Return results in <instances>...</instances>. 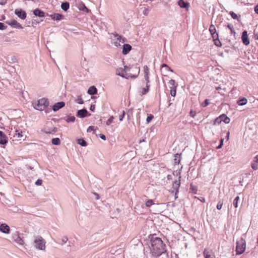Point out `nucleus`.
<instances>
[{"mask_svg":"<svg viewBox=\"0 0 258 258\" xmlns=\"http://www.w3.org/2000/svg\"><path fill=\"white\" fill-rule=\"evenodd\" d=\"M150 241V249L153 255L159 256L165 251V245L161 238L153 237Z\"/></svg>","mask_w":258,"mask_h":258,"instance_id":"1","label":"nucleus"},{"mask_svg":"<svg viewBox=\"0 0 258 258\" xmlns=\"http://www.w3.org/2000/svg\"><path fill=\"white\" fill-rule=\"evenodd\" d=\"M48 101L45 98H42L37 101H33L32 103L34 108L35 109L40 111L44 110L48 106Z\"/></svg>","mask_w":258,"mask_h":258,"instance_id":"2","label":"nucleus"},{"mask_svg":"<svg viewBox=\"0 0 258 258\" xmlns=\"http://www.w3.org/2000/svg\"><path fill=\"white\" fill-rule=\"evenodd\" d=\"M45 240L40 236H36L34 239V246L35 248L44 251L45 250Z\"/></svg>","mask_w":258,"mask_h":258,"instance_id":"3","label":"nucleus"},{"mask_svg":"<svg viewBox=\"0 0 258 258\" xmlns=\"http://www.w3.org/2000/svg\"><path fill=\"white\" fill-rule=\"evenodd\" d=\"M246 242L243 238H241L236 242V254H240L243 253L245 250Z\"/></svg>","mask_w":258,"mask_h":258,"instance_id":"4","label":"nucleus"},{"mask_svg":"<svg viewBox=\"0 0 258 258\" xmlns=\"http://www.w3.org/2000/svg\"><path fill=\"white\" fill-rule=\"evenodd\" d=\"M161 72L164 77L163 81H165L169 79L168 75L171 74L173 71L166 64L163 63L161 67Z\"/></svg>","mask_w":258,"mask_h":258,"instance_id":"5","label":"nucleus"},{"mask_svg":"<svg viewBox=\"0 0 258 258\" xmlns=\"http://www.w3.org/2000/svg\"><path fill=\"white\" fill-rule=\"evenodd\" d=\"M43 132L46 134H53L57 132V128L52 125L51 122H47L43 128Z\"/></svg>","mask_w":258,"mask_h":258,"instance_id":"6","label":"nucleus"},{"mask_svg":"<svg viewBox=\"0 0 258 258\" xmlns=\"http://www.w3.org/2000/svg\"><path fill=\"white\" fill-rule=\"evenodd\" d=\"M114 44L116 46H119L120 45V43H124L125 41V38H122L121 36L119 35L116 33L113 34Z\"/></svg>","mask_w":258,"mask_h":258,"instance_id":"7","label":"nucleus"},{"mask_svg":"<svg viewBox=\"0 0 258 258\" xmlns=\"http://www.w3.org/2000/svg\"><path fill=\"white\" fill-rule=\"evenodd\" d=\"M12 239L19 245H23L24 244V240L20 236V234L18 232H16L13 234Z\"/></svg>","mask_w":258,"mask_h":258,"instance_id":"8","label":"nucleus"},{"mask_svg":"<svg viewBox=\"0 0 258 258\" xmlns=\"http://www.w3.org/2000/svg\"><path fill=\"white\" fill-rule=\"evenodd\" d=\"M149 82H147L145 84H143L140 88L139 93L141 95H145L149 91L150 85L148 84Z\"/></svg>","mask_w":258,"mask_h":258,"instance_id":"9","label":"nucleus"},{"mask_svg":"<svg viewBox=\"0 0 258 258\" xmlns=\"http://www.w3.org/2000/svg\"><path fill=\"white\" fill-rule=\"evenodd\" d=\"M15 14L20 18L24 20L26 18V13L24 11H23L21 9H16L15 11Z\"/></svg>","mask_w":258,"mask_h":258,"instance_id":"10","label":"nucleus"},{"mask_svg":"<svg viewBox=\"0 0 258 258\" xmlns=\"http://www.w3.org/2000/svg\"><path fill=\"white\" fill-rule=\"evenodd\" d=\"M209 31L213 38L217 39L218 38V33L216 32V28L214 25L211 24L210 26Z\"/></svg>","mask_w":258,"mask_h":258,"instance_id":"11","label":"nucleus"},{"mask_svg":"<svg viewBox=\"0 0 258 258\" xmlns=\"http://www.w3.org/2000/svg\"><path fill=\"white\" fill-rule=\"evenodd\" d=\"M241 39L242 42L244 45H248L249 44V40L248 38L247 32L246 31H244L242 32Z\"/></svg>","mask_w":258,"mask_h":258,"instance_id":"12","label":"nucleus"},{"mask_svg":"<svg viewBox=\"0 0 258 258\" xmlns=\"http://www.w3.org/2000/svg\"><path fill=\"white\" fill-rule=\"evenodd\" d=\"M7 23L11 26L12 27L18 29H23L22 25L16 20H13L11 22H7Z\"/></svg>","mask_w":258,"mask_h":258,"instance_id":"13","label":"nucleus"},{"mask_svg":"<svg viewBox=\"0 0 258 258\" xmlns=\"http://www.w3.org/2000/svg\"><path fill=\"white\" fill-rule=\"evenodd\" d=\"M0 231L4 233L8 234L10 233V227L6 224L3 223L0 225Z\"/></svg>","mask_w":258,"mask_h":258,"instance_id":"14","label":"nucleus"},{"mask_svg":"<svg viewBox=\"0 0 258 258\" xmlns=\"http://www.w3.org/2000/svg\"><path fill=\"white\" fill-rule=\"evenodd\" d=\"M116 74L126 79H130V76L127 75L125 71L122 69H119V70H117L116 71Z\"/></svg>","mask_w":258,"mask_h":258,"instance_id":"15","label":"nucleus"},{"mask_svg":"<svg viewBox=\"0 0 258 258\" xmlns=\"http://www.w3.org/2000/svg\"><path fill=\"white\" fill-rule=\"evenodd\" d=\"M64 105L65 103L64 102L61 101L57 102L53 106V110L54 111H56L58 110L59 109L62 108Z\"/></svg>","mask_w":258,"mask_h":258,"instance_id":"16","label":"nucleus"},{"mask_svg":"<svg viewBox=\"0 0 258 258\" xmlns=\"http://www.w3.org/2000/svg\"><path fill=\"white\" fill-rule=\"evenodd\" d=\"M178 6L182 8L188 9L189 7V4L184 1V0H179L178 2Z\"/></svg>","mask_w":258,"mask_h":258,"instance_id":"17","label":"nucleus"},{"mask_svg":"<svg viewBox=\"0 0 258 258\" xmlns=\"http://www.w3.org/2000/svg\"><path fill=\"white\" fill-rule=\"evenodd\" d=\"M88 111L86 109H82L78 110L77 116L81 118H83L87 116Z\"/></svg>","mask_w":258,"mask_h":258,"instance_id":"18","label":"nucleus"},{"mask_svg":"<svg viewBox=\"0 0 258 258\" xmlns=\"http://www.w3.org/2000/svg\"><path fill=\"white\" fill-rule=\"evenodd\" d=\"M172 87H170V94L172 96H175L176 95V88L177 84L175 85V82H170Z\"/></svg>","mask_w":258,"mask_h":258,"instance_id":"19","label":"nucleus"},{"mask_svg":"<svg viewBox=\"0 0 258 258\" xmlns=\"http://www.w3.org/2000/svg\"><path fill=\"white\" fill-rule=\"evenodd\" d=\"M132 49V46L131 45L128 44H125L123 46L122 53L123 54H127L129 51Z\"/></svg>","mask_w":258,"mask_h":258,"instance_id":"20","label":"nucleus"},{"mask_svg":"<svg viewBox=\"0 0 258 258\" xmlns=\"http://www.w3.org/2000/svg\"><path fill=\"white\" fill-rule=\"evenodd\" d=\"M180 176L179 177L178 180L175 181L173 184V188L175 190V195H176V194L178 192V188L179 187L180 184Z\"/></svg>","mask_w":258,"mask_h":258,"instance_id":"21","label":"nucleus"},{"mask_svg":"<svg viewBox=\"0 0 258 258\" xmlns=\"http://www.w3.org/2000/svg\"><path fill=\"white\" fill-rule=\"evenodd\" d=\"M7 143V137L4 134L0 131V144L4 145Z\"/></svg>","mask_w":258,"mask_h":258,"instance_id":"22","label":"nucleus"},{"mask_svg":"<svg viewBox=\"0 0 258 258\" xmlns=\"http://www.w3.org/2000/svg\"><path fill=\"white\" fill-rule=\"evenodd\" d=\"M33 13L36 16H38L41 18L44 17L45 16V13L38 9H35Z\"/></svg>","mask_w":258,"mask_h":258,"instance_id":"23","label":"nucleus"},{"mask_svg":"<svg viewBox=\"0 0 258 258\" xmlns=\"http://www.w3.org/2000/svg\"><path fill=\"white\" fill-rule=\"evenodd\" d=\"M144 69V78L146 81L149 80V69L147 66H145L143 68Z\"/></svg>","mask_w":258,"mask_h":258,"instance_id":"24","label":"nucleus"},{"mask_svg":"<svg viewBox=\"0 0 258 258\" xmlns=\"http://www.w3.org/2000/svg\"><path fill=\"white\" fill-rule=\"evenodd\" d=\"M88 93L90 95H95L97 93V89L94 86L90 87L88 90Z\"/></svg>","mask_w":258,"mask_h":258,"instance_id":"25","label":"nucleus"},{"mask_svg":"<svg viewBox=\"0 0 258 258\" xmlns=\"http://www.w3.org/2000/svg\"><path fill=\"white\" fill-rule=\"evenodd\" d=\"M50 17L53 20L59 21L62 19V16L59 14H54L51 15Z\"/></svg>","mask_w":258,"mask_h":258,"instance_id":"26","label":"nucleus"},{"mask_svg":"<svg viewBox=\"0 0 258 258\" xmlns=\"http://www.w3.org/2000/svg\"><path fill=\"white\" fill-rule=\"evenodd\" d=\"M70 7V4L68 2L62 3L61 5V8L64 11H67Z\"/></svg>","mask_w":258,"mask_h":258,"instance_id":"27","label":"nucleus"},{"mask_svg":"<svg viewBox=\"0 0 258 258\" xmlns=\"http://www.w3.org/2000/svg\"><path fill=\"white\" fill-rule=\"evenodd\" d=\"M221 121L224 122L225 123H229L230 122V118L225 114L221 115Z\"/></svg>","mask_w":258,"mask_h":258,"instance_id":"28","label":"nucleus"},{"mask_svg":"<svg viewBox=\"0 0 258 258\" xmlns=\"http://www.w3.org/2000/svg\"><path fill=\"white\" fill-rule=\"evenodd\" d=\"M247 100L245 98H243L237 101V104L239 105L242 106V105H245L247 103Z\"/></svg>","mask_w":258,"mask_h":258,"instance_id":"29","label":"nucleus"},{"mask_svg":"<svg viewBox=\"0 0 258 258\" xmlns=\"http://www.w3.org/2000/svg\"><path fill=\"white\" fill-rule=\"evenodd\" d=\"M77 143L83 147H86L87 145L86 142L83 139H78Z\"/></svg>","mask_w":258,"mask_h":258,"instance_id":"30","label":"nucleus"},{"mask_svg":"<svg viewBox=\"0 0 258 258\" xmlns=\"http://www.w3.org/2000/svg\"><path fill=\"white\" fill-rule=\"evenodd\" d=\"M78 8L80 10L84 11V12H88V9L85 6L84 4H81L78 6Z\"/></svg>","mask_w":258,"mask_h":258,"instance_id":"31","label":"nucleus"},{"mask_svg":"<svg viewBox=\"0 0 258 258\" xmlns=\"http://www.w3.org/2000/svg\"><path fill=\"white\" fill-rule=\"evenodd\" d=\"M174 164L175 165H178L180 163V157L178 154H176L174 156Z\"/></svg>","mask_w":258,"mask_h":258,"instance_id":"32","label":"nucleus"},{"mask_svg":"<svg viewBox=\"0 0 258 258\" xmlns=\"http://www.w3.org/2000/svg\"><path fill=\"white\" fill-rule=\"evenodd\" d=\"M52 143L54 145H59L60 144V140L58 138H53L52 140Z\"/></svg>","mask_w":258,"mask_h":258,"instance_id":"33","label":"nucleus"},{"mask_svg":"<svg viewBox=\"0 0 258 258\" xmlns=\"http://www.w3.org/2000/svg\"><path fill=\"white\" fill-rule=\"evenodd\" d=\"M64 119L68 122H74L75 120V117L74 116H68L65 117Z\"/></svg>","mask_w":258,"mask_h":258,"instance_id":"34","label":"nucleus"},{"mask_svg":"<svg viewBox=\"0 0 258 258\" xmlns=\"http://www.w3.org/2000/svg\"><path fill=\"white\" fill-rule=\"evenodd\" d=\"M15 136L17 137L18 138H22L23 137V132L22 131H20L18 130H16L15 131Z\"/></svg>","mask_w":258,"mask_h":258,"instance_id":"35","label":"nucleus"},{"mask_svg":"<svg viewBox=\"0 0 258 258\" xmlns=\"http://www.w3.org/2000/svg\"><path fill=\"white\" fill-rule=\"evenodd\" d=\"M239 199V197L238 196H237L233 201V204L235 208H237L238 207V202Z\"/></svg>","mask_w":258,"mask_h":258,"instance_id":"36","label":"nucleus"},{"mask_svg":"<svg viewBox=\"0 0 258 258\" xmlns=\"http://www.w3.org/2000/svg\"><path fill=\"white\" fill-rule=\"evenodd\" d=\"M213 40L214 41V44L218 46V47H220L221 46V42L220 41L219 39V37H218V38L217 39H215V38H213Z\"/></svg>","mask_w":258,"mask_h":258,"instance_id":"37","label":"nucleus"},{"mask_svg":"<svg viewBox=\"0 0 258 258\" xmlns=\"http://www.w3.org/2000/svg\"><path fill=\"white\" fill-rule=\"evenodd\" d=\"M75 101L77 103L80 104H82L84 103V101L82 99V98L81 96H78L77 97V98L75 100Z\"/></svg>","mask_w":258,"mask_h":258,"instance_id":"38","label":"nucleus"},{"mask_svg":"<svg viewBox=\"0 0 258 258\" xmlns=\"http://www.w3.org/2000/svg\"><path fill=\"white\" fill-rule=\"evenodd\" d=\"M221 122H222V121H221V115H220L219 117L216 118L215 119L214 124L215 125H219L221 123Z\"/></svg>","mask_w":258,"mask_h":258,"instance_id":"39","label":"nucleus"},{"mask_svg":"<svg viewBox=\"0 0 258 258\" xmlns=\"http://www.w3.org/2000/svg\"><path fill=\"white\" fill-rule=\"evenodd\" d=\"M229 14L231 16V17L233 19L238 20V17L237 14H236L234 12H233L232 11H230V12H229Z\"/></svg>","mask_w":258,"mask_h":258,"instance_id":"40","label":"nucleus"},{"mask_svg":"<svg viewBox=\"0 0 258 258\" xmlns=\"http://www.w3.org/2000/svg\"><path fill=\"white\" fill-rule=\"evenodd\" d=\"M153 204H154V202L152 200H149L146 203V206L147 207H150Z\"/></svg>","mask_w":258,"mask_h":258,"instance_id":"41","label":"nucleus"},{"mask_svg":"<svg viewBox=\"0 0 258 258\" xmlns=\"http://www.w3.org/2000/svg\"><path fill=\"white\" fill-rule=\"evenodd\" d=\"M150 10L148 8H144L143 11V14L145 16H147L149 14Z\"/></svg>","mask_w":258,"mask_h":258,"instance_id":"42","label":"nucleus"},{"mask_svg":"<svg viewBox=\"0 0 258 258\" xmlns=\"http://www.w3.org/2000/svg\"><path fill=\"white\" fill-rule=\"evenodd\" d=\"M114 119V117L113 116H111L109 117V118L106 121V125H108L110 124L112 122L113 120Z\"/></svg>","mask_w":258,"mask_h":258,"instance_id":"43","label":"nucleus"},{"mask_svg":"<svg viewBox=\"0 0 258 258\" xmlns=\"http://www.w3.org/2000/svg\"><path fill=\"white\" fill-rule=\"evenodd\" d=\"M251 168L253 170H256L258 169V163L253 162L251 164Z\"/></svg>","mask_w":258,"mask_h":258,"instance_id":"44","label":"nucleus"},{"mask_svg":"<svg viewBox=\"0 0 258 258\" xmlns=\"http://www.w3.org/2000/svg\"><path fill=\"white\" fill-rule=\"evenodd\" d=\"M223 204V201H219L217 205V207H216L217 209L218 210H221Z\"/></svg>","mask_w":258,"mask_h":258,"instance_id":"45","label":"nucleus"},{"mask_svg":"<svg viewBox=\"0 0 258 258\" xmlns=\"http://www.w3.org/2000/svg\"><path fill=\"white\" fill-rule=\"evenodd\" d=\"M209 104V99H206L205 100L204 102H203L202 104V105L203 107H206L207 105H208Z\"/></svg>","mask_w":258,"mask_h":258,"instance_id":"46","label":"nucleus"},{"mask_svg":"<svg viewBox=\"0 0 258 258\" xmlns=\"http://www.w3.org/2000/svg\"><path fill=\"white\" fill-rule=\"evenodd\" d=\"M153 118V115L152 114H150V115L148 116L146 121L147 123H149L150 122V121Z\"/></svg>","mask_w":258,"mask_h":258,"instance_id":"47","label":"nucleus"},{"mask_svg":"<svg viewBox=\"0 0 258 258\" xmlns=\"http://www.w3.org/2000/svg\"><path fill=\"white\" fill-rule=\"evenodd\" d=\"M7 26L5 25V24L3 23L0 22V30H4L6 29Z\"/></svg>","mask_w":258,"mask_h":258,"instance_id":"48","label":"nucleus"},{"mask_svg":"<svg viewBox=\"0 0 258 258\" xmlns=\"http://www.w3.org/2000/svg\"><path fill=\"white\" fill-rule=\"evenodd\" d=\"M125 115V112L124 111H122V114L119 115V120L122 121L123 120V118H124Z\"/></svg>","mask_w":258,"mask_h":258,"instance_id":"49","label":"nucleus"},{"mask_svg":"<svg viewBox=\"0 0 258 258\" xmlns=\"http://www.w3.org/2000/svg\"><path fill=\"white\" fill-rule=\"evenodd\" d=\"M36 185H41L42 184V180L41 179H37L35 182Z\"/></svg>","mask_w":258,"mask_h":258,"instance_id":"50","label":"nucleus"},{"mask_svg":"<svg viewBox=\"0 0 258 258\" xmlns=\"http://www.w3.org/2000/svg\"><path fill=\"white\" fill-rule=\"evenodd\" d=\"M94 131V126H90L87 129V132H91Z\"/></svg>","mask_w":258,"mask_h":258,"instance_id":"51","label":"nucleus"},{"mask_svg":"<svg viewBox=\"0 0 258 258\" xmlns=\"http://www.w3.org/2000/svg\"><path fill=\"white\" fill-rule=\"evenodd\" d=\"M205 258H215L214 256H211L210 254H206L204 252Z\"/></svg>","mask_w":258,"mask_h":258,"instance_id":"52","label":"nucleus"},{"mask_svg":"<svg viewBox=\"0 0 258 258\" xmlns=\"http://www.w3.org/2000/svg\"><path fill=\"white\" fill-rule=\"evenodd\" d=\"M253 162L258 163V155H256L253 159Z\"/></svg>","mask_w":258,"mask_h":258,"instance_id":"53","label":"nucleus"},{"mask_svg":"<svg viewBox=\"0 0 258 258\" xmlns=\"http://www.w3.org/2000/svg\"><path fill=\"white\" fill-rule=\"evenodd\" d=\"M95 109V105H91L90 107V110L92 111H94Z\"/></svg>","mask_w":258,"mask_h":258,"instance_id":"54","label":"nucleus"},{"mask_svg":"<svg viewBox=\"0 0 258 258\" xmlns=\"http://www.w3.org/2000/svg\"><path fill=\"white\" fill-rule=\"evenodd\" d=\"M11 60H12L13 62H17V59L16 57H15V56H13V57H12V58H11Z\"/></svg>","mask_w":258,"mask_h":258,"instance_id":"55","label":"nucleus"},{"mask_svg":"<svg viewBox=\"0 0 258 258\" xmlns=\"http://www.w3.org/2000/svg\"><path fill=\"white\" fill-rule=\"evenodd\" d=\"M223 139H221L220 144L217 147V149H220L221 148V147L223 145Z\"/></svg>","mask_w":258,"mask_h":258,"instance_id":"56","label":"nucleus"},{"mask_svg":"<svg viewBox=\"0 0 258 258\" xmlns=\"http://www.w3.org/2000/svg\"><path fill=\"white\" fill-rule=\"evenodd\" d=\"M254 12L258 14V4L254 7Z\"/></svg>","mask_w":258,"mask_h":258,"instance_id":"57","label":"nucleus"},{"mask_svg":"<svg viewBox=\"0 0 258 258\" xmlns=\"http://www.w3.org/2000/svg\"><path fill=\"white\" fill-rule=\"evenodd\" d=\"M227 28H228L230 30L233 29V26L232 25L228 24L227 26Z\"/></svg>","mask_w":258,"mask_h":258,"instance_id":"58","label":"nucleus"},{"mask_svg":"<svg viewBox=\"0 0 258 258\" xmlns=\"http://www.w3.org/2000/svg\"><path fill=\"white\" fill-rule=\"evenodd\" d=\"M100 138H101L102 139L104 140H106V137H105V136L104 135H101L100 136Z\"/></svg>","mask_w":258,"mask_h":258,"instance_id":"59","label":"nucleus"},{"mask_svg":"<svg viewBox=\"0 0 258 258\" xmlns=\"http://www.w3.org/2000/svg\"><path fill=\"white\" fill-rule=\"evenodd\" d=\"M67 240H68V238H66H66H63V239H62V242H63V243H66V242L67 241Z\"/></svg>","mask_w":258,"mask_h":258,"instance_id":"60","label":"nucleus"},{"mask_svg":"<svg viewBox=\"0 0 258 258\" xmlns=\"http://www.w3.org/2000/svg\"><path fill=\"white\" fill-rule=\"evenodd\" d=\"M229 135H230V133L229 132H228L227 133V140L229 139Z\"/></svg>","mask_w":258,"mask_h":258,"instance_id":"61","label":"nucleus"},{"mask_svg":"<svg viewBox=\"0 0 258 258\" xmlns=\"http://www.w3.org/2000/svg\"><path fill=\"white\" fill-rule=\"evenodd\" d=\"M216 89L217 90H219L220 89H221V88L220 87H216Z\"/></svg>","mask_w":258,"mask_h":258,"instance_id":"62","label":"nucleus"},{"mask_svg":"<svg viewBox=\"0 0 258 258\" xmlns=\"http://www.w3.org/2000/svg\"><path fill=\"white\" fill-rule=\"evenodd\" d=\"M230 31H231V33H234V30L233 28V29H230Z\"/></svg>","mask_w":258,"mask_h":258,"instance_id":"63","label":"nucleus"},{"mask_svg":"<svg viewBox=\"0 0 258 258\" xmlns=\"http://www.w3.org/2000/svg\"><path fill=\"white\" fill-rule=\"evenodd\" d=\"M254 37L255 39H258V35L255 34Z\"/></svg>","mask_w":258,"mask_h":258,"instance_id":"64","label":"nucleus"}]
</instances>
